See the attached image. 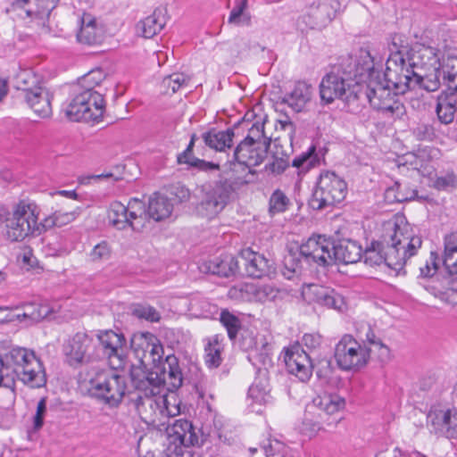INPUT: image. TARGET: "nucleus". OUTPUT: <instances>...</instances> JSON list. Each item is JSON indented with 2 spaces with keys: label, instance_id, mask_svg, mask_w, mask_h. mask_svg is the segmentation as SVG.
<instances>
[{
  "label": "nucleus",
  "instance_id": "obj_1",
  "mask_svg": "<svg viewBox=\"0 0 457 457\" xmlns=\"http://www.w3.org/2000/svg\"><path fill=\"white\" fill-rule=\"evenodd\" d=\"M386 61V76L400 92L416 87L428 92L440 87V54L430 46L416 43L409 46L402 36L395 35Z\"/></svg>",
  "mask_w": 457,
  "mask_h": 457
},
{
  "label": "nucleus",
  "instance_id": "obj_2",
  "mask_svg": "<svg viewBox=\"0 0 457 457\" xmlns=\"http://www.w3.org/2000/svg\"><path fill=\"white\" fill-rule=\"evenodd\" d=\"M385 264L399 272L421 247V237L403 215H395L383 224Z\"/></svg>",
  "mask_w": 457,
  "mask_h": 457
},
{
  "label": "nucleus",
  "instance_id": "obj_3",
  "mask_svg": "<svg viewBox=\"0 0 457 457\" xmlns=\"http://www.w3.org/2000/svg\"><path fill=\"white\" fill-rule=\"evenodd\" d=\"M374 73V56L370 50L361 48L353 60V68L331 71L325 75L320 84V96L322 102L331 104L336 99L348 100L354 94L352 82L361 84Z\"/></svg>",
  "mask_w": 457,
  "mask_h": 457
},
{
  "label": "nucleus",
  "instance_id": "obj_4",
  "mask_svg": "<svg viewBox=\"0 0 457 457\" xmlns=\"http://www.w3.org/2000/svg\"><path fill=\"white\" fill-rule=\"evenodd\" d=\"M161 378L156 376L153 378V373L145 378V380H140V386L143 390H138L132 399L141 420L146 424L161 427L166 425V420L179 412V408L174 404L170 407V402L165 395L160 392Z\"/></svg>",
  "mask_w": 457,
  "mask_h": 457
},
{
  "label": "nucleus",
  "instance_id": "obj_5",
  "mask_svg": "<svg viewBox=\"0 0 457 457\" xmlns=\"http://www.w3.org/2000/svg\"><path fill=\"white\" fill-rule=\"evenodd\" d=\"M0 365L12 370L24 385L40 388L46 383V374L35 352L20 346H0Z\"/></svg>",
  "mask_w": 457,
  "mask_h": 457
},
{
  "label": "nucleus",
  "instance_id": "obj_6",
  "mask_svg": "<svg viewBox=\"0 0 457 457\" xmlns=\"http://www.w3.org/2000/svg\"><path fill=\"white\" fill-rule=\"evenodd\" d=\"M345 407V400L336 393L324 392L315 396L307 406L304 418L301 426V432L309 436H315L326 426H335L337 420L332 417L343 411Z\"/></svg>",
  "mask_w": 457,
  "mask_h": 457
},
{
  "label": "nucleus",
  "instance_id": "obj_7",
  "mask_svg": "<svg viewBox=\"0 0 457 457\" xmlns=\"http://www.w3.org/2000/svg\"><path fill=\"white\" fill-rule=\"evenodd\" d=\"M376 61L374 60V73L372 77L363 81L367 83L366 96L370 105L380 111L389 118H398L402 116L405 110L403 104L396 98V95L404 94L400 92L395 85L390 82L384 72L385 84L378 81V77L376 71Z\"/></svg>",
  "mask_w": 457,
  "mask_h": 457
},
{
  "label": "nucleus",
  "instance_id": "obj_8",
  "mask_svg": "<svg viewBox=\"0 0 457 457\" xmlns=\"http://www.w3.org/2000/svg\"><path fill=\"white\" fill-rule=\"evenodd\" d=\"M40 210L35 203L21 202L12 215L5 220V236L12 242H20L28 237L42 234L41 222H38Z\"/></svg>",
  "mask_w": 457,
  "mask_h": 457
},
{
  "label": "nucleus",
  "instance_id": "obj_9",
  "mask_svg": "<svg viewBox=\"0 0 457 457\" xmlns=\"http://www.w3.org/2000/svg\"><path fill=\"white\" fill-rule=\"evenodd\" d=\"M263 129L264 126L262 123L253 124L245 138L237 145L234 158L239 164L250 168L258 166L263 162L270 145Z\"/></svg>",
  "mask_w": 457,
  "mask_h": 457
},
{
  "label": "nucleus",
  "instance_id": "obj_10",
  "mask_svg": "<svg viewBox=\"0 0 457 457\" xmlns=\"http://www.w3.org/2000/svg\"><path fill=\"white\" fill-rule=\"evenodd\" d=\"M347 193L346 182L335 172L320 173L312 193L310 205L314 210H322L342 202Z\"/></svg>",
  "mask_w": 457,
  "mask_h": 457
},
{
  "label": "nucleus",
  "instance_id": "obj_11",
  "mask_svg": "<svg viewBox=\"0 0 457 457\" xmlns=\"http://www.w3.org/2000/svg\"><path fill=\"white\" fill-rule=\"evenodd\" d=\"M109 223L117 229L131 228L134 231H141L146 223L145 205L137 199H131L127 205L113 202L108 209Z\"/></svg>",
  "mask_w": 457,
  "mask_h": 457
},
{
  "label": "nucleus",
  "instance_id": "obj_12",
  "mask_svg": "<svg viewBox=\"0 0 457 457\" xmlns=\"http://www.w3.org/2000/svg\"><path fill=\"white\" fill-rule=\"evenodd\" d=\"M90 391L93 395L105 403L117 406L125 395V379L112 370L101 371L91 378Z\"/></svg>",
  "mask_w": 457,
  "mask_h": 457
},
{
  "label": "nucleus",
  "instance_id": "obj_13",
  "mask_svg": "<svg viewBox=\"0 0 457 457\" xmlns=\"http://www.w3.org/2000/svg\"><path fill=\"white\" fill-rule=\"evenodd\" d=\"M371 351L353 336L345 335L336 345L334 356L341 370H356L368 363Z\"/></svg>",
  "mask_w": 457,
  "mask_h": 457
},
{
  "label": "nucleus",
  "instance_id": "obj_14",
  "mask_svg": "<svg viewBox=\"0 0 457 457\" xmlns=\"http://www.w3.org/2000/svg\"><path fill=\"white\" fill-rule=\"evenodd\" d=\"M232 186L228 181H219L214 185L204 186L197 212L208 219L214 218L227 205Z\"/></svg>",
  "mask_w": 457,
  "mask_h": 457
},
{
  "label": "nucleus",
  "instance_id": "obj_15",
  "mask_svg": "<svg viewBox=\"0 0 457 457\" xmlns=\"http://www.w3.org/2000/svg\"><path fill=\"white\" fill-rule=\"evenodd\" d=\"M282 291L274 284L245 283L233 287L228 291L230 298L241 302L266 303L281 297Z\"/></svg>",
  "mask_w": 457,
  "mask_h": 457
},
{
  "label": "nucleus",
  "instance_id": "obj_16",
  "mask_svg": "<svg viewBox=\"0 0 457 457\" xmlns=\"http://www.w3.org/2000/svg\"><path fill=\"white\" fill-rule=\"evenodd\" d=\"M300 254L307 262H314L319 266L334 263L333 243L323 236L310 237L300 246Z\"/></svg>",
  "mask_w": 457,
  "mask_h": 457
},
{
  "label": "nucleus",
  "instance_id": "obj_17",
  "mask_svg": "<svg viewBox=\"0 0 457 457\" xmlns=\"http://www.w3.org/2000/svg\"><path fill=\"white\" fill-rule=\"evenodd\" d=\"M302 296L309 303H317L338 312H345L347 309V304L343 295L334 289L320 285L304 286L302 290Z\"/></svg>",
  "mask_w": 457,
  "mask_h": 457
},
{
  "label": "nucleus",
  "instance_id": "obj_18",
  "mask_svg": "<svg viewBox=\"0 0 457 457\" xmlns=\"http://www.w3.org/2000/svg\"><path fill=\"white\" fill-rule=\"evenodd\" d=\"M284 361L287 371L301 381H307L312 374V363L309 354L299 344L285 349Z\"/></svg>",
  "mask_w": 457,
  "mask_h": 457
},
{
  "label": "nucleus",
  "instance_id": "obj_19",
  "mask_svg": "<svg viewBox=\"0 0 457 457\" xmlns=\"http://www.w3.org/2000/svg\"><path fill=\"white\" fill-rule=\"evenodd\" d=\"M97 337L103 346L104 353L109 359L111 367L113 370L122 369L125 364L124 337L112 330H105L101 331Z\"/></svg>",
  "mask_w": 457,
  "mask_h": 457
},
{
  "label": "nucleus",
  "instance_id": "obj_20",
  "mask_svg": "<svg viewBox=\"0 0 457 457\" xmlns=\"http://www.w3.org/2000/svg\"><path fill=\"white\" fill-rule=\"evenodd\" d=\"M24 99L33 112L39 118L51 117L53 94L47 87L39 84L22 89Z\"/></svg>",
  "mask_w": 457,
  "mask_h": 457
},
{
  "label": "nucleus",
  "instance_id": "obj_21",
  "mask_svg": "<svg viewBox=\"0 0 457 457\" xmlns=\"http://www.w3.org/2000/svg\"><path fill=\"white\" fill-rule=\"evenodd\" d=\"M166 432L173 443L186 447L199 444L198 434L193 424L186 419H179L172 423L166 421Z\"/></svg>",
  "mask_w": 457,
  "mask_h": 457
},
{
  "label": "nucleus",
  "instance_id": "obj_22",
  "mask_svg": "<svg viewBox=\"0 0 457 457\" xmlns=\"http://www.w3.org/2000/svg\"><path fill=\"white\" fill-rule=\"evenodd\" d=\"M92 339L83 332L75 334L64 345V353L71 365L81 364L88 360L87 352Z\"/></svg>",
  "mask_w": 457,
  "mask_h": 457
},
{
  "label": "nucleus",
  "instance_id": "obj_23",
  "mask_svg": "<svg viewBox=\"0 0 457 457\" xmlns=\"http://www.w3.org/2000/svg\"><path fill=\"white\" fill-rule=\"evenodd\" d=\"M238 269L237 260L231 254H223L213 260L204 262L200 270L204 273H211L220 277L234 275Z\"/></svg>",
  "mask_w": 457,
  "mask_h": 457
},
{
  "label": "nucleus",
  "instance_id": "obj_24",
  "mask_svg": "<svg viewBox=\"0 0 457 457\" xmlns=\"http://www.w3.org/2000/svg\"><path fill=\"white\" fill-rule=\"evenodd\" d=\"M80 27L77 33V39L80 44L96 46L103 41V33L96 27V19L89 13H83L79 21Z\"/></svg>",
  "mask_w": 457,
  "mask_h": 457
},
{
  "label": "nucleus",
  "instance_id": "obj_25",
  "mask_svg": "<svg viewBox=\"0 0 457 457\" xmlns=\"http://www.w3.org/2000/svg\"><path fill=\"white\" fill-rule=\"evenodd\" d=\"M361 246L351 239H343L337 245L333 244L334 262L355 263L361 260Z\"/></svg>",
  "mask_w": 457,
  "mask_h": 457
},
{
  "label": "nucleus",
  "instance_id": "obj_26",
  "mask_svg": "<svg viewBox=\"0 0 457 457\" xmlns=\"http://www.w3.org/2000/svg\"><path fill=\"white\" fill-rule=\"evenodd\" d=\"M312 96V87L304 81H299L295 85L293 91L283 97L281 104H287L294 112L303 110Z\"/></svg>",
  "mask_w": 457,
  "mask_h": 457
},
{
  "label": "nucleus",
  "instance_id": "obj_27",
  "mask_svg": "<svg viewBox=\"0 0 457 457\" xmlns=\"http://www.w3.org/2000/svg\"><path fill=\"white\" fill-rule=\"evenodd\" d=\"M241 259L244 262L245 273L249 277L261 278L269 271V260L249 248L241 252Z\"/></svg>",
  "mask_w": 457,
  "mask_h": 457
},
{
  "label": "nucleus",
  "instance_id": "obj_28",
  "mask_svg": "<svg viewBox=\"0 0 457 457\" xmlns=\"http://www.w3.org/2000/svg\"><path fill=\"white\" fill-rule=\"evenodd\" d=\"M457 95L455 92H443L437 97L436 115L442 124L453 121L457 111Z\"/></svg>",
  "mask_w": 457,
  "mask_h": 457
},
{
  "label": "nucleus",
  "instance_id": "obj_29",
  "mask_svg": "<svg viewBox=\"0 0 457 457\" xmlns=\"http://www.w3.org/2000/svg\"><path fill=\"white\" fill-rule=\"evenodd\" d=\"M86 122H98L103 118L105 104L103 96L91 88L85 89Z\"/></svg>",
  "mask_w": 457,
  "mask_h": 457
},
{
  "label": "nucleus",
  "instance_id": "obj_30",
  "mask_svg": "<svg viewBox=\"0 0 457 457\" xmlns=\"http://www.w3.org/2000/svg\"><path fill=\"white\" fill-rule=\"evenodd\" d=\"M166 24V18L162 10L154 12L137 24V33L145 38H152L159 33Z\"/></svg>",
  "mask_w": 457,
  "mask_h": 457
},
{
  "label": "nucleus",
  "instance_id": "obj_31",
  "mask_svg": "<svg viewBox=\"0 0 457 457\" xmlns=\"http://www.w3.org/2000/svg\"><path fill=\"white\" fill-rule=\"evenodd\" d=\"M173 205L170 200L159 194H154L149 199L148 207L145 209L146 221L153 219L155 221L162 220L171 214Z\"/></svg>",
  "mask_w": 457,
  "mask_h": 457
},
{
  "label": "nucleus",
  "instance_id": "obj_32",
  "mask_svg": "<svg viewBox=\"0 0 457 457\" xmlns=\"http://www.w3.org/2000/svg\"><path fill=\"white\" fill-rule=\"evenodd\" d=\"M235 133L234 129L217 130L212 129L203 134L204 144L216 151H225L232 145Z\"/></svg>",
  "mask_w": 457,
  "mask_h": 457
},
{
  "label": "nucleus",
  "instance_id": "obj_33",
  "mask_svg": "<svg viewBox=\"0 0 457 457\" xmlns=\"http://www.w3.org/2000/svg\"><path fill=\"white\" fill-rule=\"evenodd\" d=\"M338 4L332 0L324 1L312 10L311 15L314 18L312 27H323L330 22L336 16Z\"/></svg>",
  "mask_w": 457,
  "mask_h": 457
},
{
  "label": "nucleus",
  "instance_id": "obj_34",
  "mask_svg": "<svg viewBox=\"0 0 457 457\" xmlns=\"http://www.w3.org/2000/svg\"><path fill=\"white\" fill-rule=\"evenodd\" d=\"M204 361L206 365L212 369L218 368L222 361V344L218 335L210 337L204 340Z\"/></svg>",
  "mask_w": 457,
  "mask_h": 457
},
{
  "label": "nucleus",
  "instance_id": "obj_35",
  "mask_svg": "<svg viewBox=\"0 0 457 457\" xmlns=\"http://www.w3.org/2000/svg\"><path fill=\"white\" fill-rule=\"evenodd\" d=\"M163 373L166 377L163 379H161V384L164 380H167L170 386L174 389L181 386L183 376L179 365V360L175 355L170 354L166 357L163 366Z\"/></svg>",
  "mask_w": 457,
  "mask_h": 457
},
{
  "label": "nucleus",
  "instance_id": "obj_36",
  "mask_svg": "<svg viewBox=\"0 0 457 457\" xmlns=\"http://www.w3.org/2000/svg\"><path fill=\"white\" fill-rule=\"evenodd\" d=\"M248 398L253 403L263 405L271 401L270 389L266 378L256 379L248 389Z\"/></svg>",
  "mask_w": 457,
  "mask_h": 457
},
{
  "label": "nucleus",
  "instance_id": "obj_37",
  "mask_svg": "<svg viewBox=\"0 0 457 457\" xmlns=\"http://www.w3.org/2000/svg\"><path fill=\"white\" fill-rule=\"evenodd\" d=\"M23 312L13 315L14 320H28L29 323L38 322L49 313L47 306L37 303H26L22 305Z\"/></svg>",
  "mask_w": 457,
  "mask_h": 457
},
{
  "label": "nucleus",
  "instance_id": "obj_38",
  "mask_svg": "<svg viewBox=\"0 0 457 457\" xmlns=\"http://www.w3.org/2000/svg\"><path fill=\"white\" fill-rule=\"evenodd\" d=\"M443 263L449 273H457V233L445 238Z\"/></svg>",
  "mask_w": 457,
  "mask_h": 457
},
{
  "label": "nucleus",
  "instance_id": "obj_39",
  "mask_svg": "<svg viewBox=\"0 0 457 457\" xmlns=\"http://www.w3.org/2000/svg\"><path fill=\"white\" fill-rule=\"evenodd\" d=\"M447 82L449 92L457 93V56H449L440 67V81Z\"/></svg>",
  "mask_w": 457,
  "mask_h": 457
},
{
  "label": "nucleus",
  "instance_id": "obj_40",
  "mask_svg": "<svg viewBox=\"0 0 457 457\" xmlns=\"http://www.w3.org/2000/svg\"><path fill=\"white\" fill-rule=\"evenodd\" d=\"M154 344H157V337L149 332L137 335L132 339V347L142 363L145 364V355Z\"/></svg>",
  "mask_w": 457,
  "mask_h": 457
},
{
  "label": "nucleus",
  "instance_id": "obj_41",
  "mask_svg": "<svg viewBox=\"0 0 457 457\" xmlns=\"http://www.w3.org/2000/svg\"><path fill=\"white\" fill-rule=\"evenodd\" d=\"M85 90L77 94L74 98L65 108L66 117L72 121H85L86 122V112H84L85 107Z\"/></svg>",
  "mask_w": 457,
  "mask_h": 457
},
{
  "label": "nucleus",
  "instance_id": "obj_42",
  "mask_svg": "<svg viewBox=\"0 0 457 457\" xmlns=\"http://www.w3.org/2000/svg\"><path fill=\"white\" fill-rule=\"evenodd\" d=\"M75 212L56 211L41 221L42 234L54 227L65 226L76 219Z\"/></svg>",
  "mask_w": 457,
  "mask_h": 457
},
{
  "label": "nucleus",
  "instance_id": "obj_43",
  "mask_svg": "<svg viewBox=\"0 0 457 457\" xmlns=\"http://www.w3.org/2000/svg\"><path fill=\"white\" fill-rule=\"evenodd\" d=\"M364 263L373 267L385 264L384 245L382 242H372L370 246L361 253Z\"/></svg>",
  "mask_w": 457,
  "mask_h": 457
},
{
  "label": "nucleus",
  "instance_id": "obj_44",
  "mask_svg": "<svg viewBox=\"0 0 457 457\" xmlns=\"http://www.w3.org/2000/svg\"><path fill=\"white\" fill-rule=\"evenodd\" d=\"M453 411L447 410L431 411L428 415V420L434 427L436 432H442L445 429L447 432Z\"/></svg>",
  "mask_w": 457,
  "mask_h": 457
},
{
  "label": "nucleus",
  "instance_id": "obj_45",
  "mask_svg": "<svg viewBox=\"0 0 457 457\" xmlns=\"http://www.w3.org/2000/svg\"><path fill=\"white\" fill-rule=\"evenodd\" d=\"M190 78L184 73H173L162 80V87L166 88V94H174L179 88L188 86Z\"/></svg>",
  "mask_w": 457,
  "mask_h": 457
},
{
  "label": "nucleus",
  "instance_id": "obj_46",
  "mask_svg": "<svg viewBox=\"0 0 457 457\" xmlns=\"http://www.w3.org/2000/svg\"><path fill=\"white\" fill-rule=\"evenodd\" d=\"M220 320L226 328L228 337L235 339L241 328L240 320L228 310H222L220 315Z\"/></svg>",
  "mask_w": 457,
  "mask_h": 457
},
{
  "label": "nucleus",
  "instance_id": "obj_47",
  "mask_svg": "<svg viewBox=\"0 0 457 457\" xmlns=\"http://www.w3.org/2000/svg\"><path fill=\"white\" fill-rule=\"evenodd\" d=\"M395 190V199L397 202H405L420 199L417 190L415 188L411 187L407 184L395 182V186L389 190V194ZM422 197H420V199Z\"/></svg>",
  "mask_w": 457,
  "mask_h": 457
},
{
  "label": "nucleus",
  "instance_id": "obj_48",
  "mask_svg": "<svg viewBox=\"0 0 457 457\" xmlns=\"http://www.w3.org/2000/svg\"><path fill=\"white\" fill-rule=\"evenodd\" d=\"M131 313L138 319H144L151 322H157L161 319V315L156 309L147 304L134 305L131 309Z\"/></svg>",
  "mask_w": 457,
  "mask_h": 457
},
{
  "label": "nucleus",
  "instance_id": "obj_49",
  "mask_svg": "<svg viewBox=\"0 0 457 457\" xmlns=\"http://www.w3.org/2000/svg\"><path fill=\"white\" fill-rule=\"evenodd\" d=\"M289 204L288 197L279 189L275 190L270 198L269 211L271 214L284 212Z\"/></svg>",
  "mask_w": 457,
  "mask_h": 457
},
{
  "label": "nucleus",
  "instance_id": "obj_50",
  "mask_svg": "<svg viewBox=\"0 0 457 457\" xmlns=\"http://www.w3.org/2000/svg\"><path fill=\"white\" fill-rule=\"evenodd\" d=\"M366 341L371 345L372 348L370 349L372 351L373 348L378 351L379 358L381 359V361H385L388 360V346L383 344V342L376 337L374 331L370 327L368 328V331L366 333Z\"/></svg>",
  "mask_w": 457,
  "mask_h": 457
},
{
  "label": "nucleus",
  "instance_id": "obj_51",
  "mask_svg": "<svg viewBox=\"0 0 457 457\" xmlns=\"http://www.w3.org/2000/svg\"><path fill=\"white\" fill-rule=\"evenodd\" d=\"M105 77L106 74L102 69H95L84 75L80 79V83L85 89L91 88L94 90V87L99 86Z\"/></svg>",
  "mask_w": 457,
  "mask_h": 457
},
{
  "label": "nucleus",
  "instance_id": "obj_52",
  "mask_svg": "<svg viewBox=\"0 0 457 457\" xmlns=\"http://www.w3.org/2000/svg\"><path fill=\"white\" fill-rule=\"evenodd\" d=\"M315 151V147L312 146L309 148V150L305 153H303L299 156H296L293 162L292 166L302 169V170H308L310 167L312 166L313 158L312 154Z\"/></svg>",
  "mask_w": 457,
  "mask_h": 457
},
{
  "label": "nucleus",
  "instance_id": "obj_53",
  "mask_svg": "<svg viewBox=\"0 0 457 457\" xmlns=\"http://www.w3.org/2000/svg\"><path fill=\"white\" fill-rule=\"evenodd\" d=\"M438 269V256L436 253L431 252L429 259L426 261L423 266H420V275L424 278L432 277Z\"/></svg>",
  "mask_w": 457,
  "mask_h": 457
},
{
  "label": "nucleus",
  "instance_id": "obj_54",
  "mask_svg": "<svg viewBox=\"0 0 457 457\" xmlns=\"http://www.w3.org/2000/svg\"><path fill=\"white\" fill-rule=\"evenodd\" d=\"M111 255V249L106 242H101L96 245L91 253L90 257L94 262H101L108 260Z\"/></svg>",
  "mask_w": 457,
  "mask_h": 457
},
{
  "label": "nucleus",
  "instance_id": "obj_55",
  "mask_svg": "<svg viewBox=\"0 0 457 457\" xmlns=\"http://www.w3.org/2000/svg\"><path fill=\"white\" fill-rule=\"evenodd\" d=\"M46 412V398H41L37 403V411L33 418V427L36 430H38L43 427Z\"/></svg>",
  "mask_w": 457,
  "mask_h": 457
},
{
  "label": "nucleus",
  "instance_id": "obj_56",
  "mask_svg": "<svg viewBox=\"0 0 457 457\" xmlns=\"http://www.w3.org/2000/svg\"><path fill=\"white\" fill-rule=\"evenodd\" d=\"M163 356V347L157 338V344H154L148 353L145 355V363H153L155 364L162 359Z\"/></svg>",
  "mask_w": 457,
  "mask_h": 457
},
{
  "label": "nucleus",
  "instance_id": "obj_57",
  "mask_svg": "<svg viewBox=\"0 0 457 457\" xmlns=\"http://www.w3.org/2000/svg\"><path fill=\"white\" fill-rule=\"evenodd\" d=\"M30 4H31L30 0H14L13 3H12V8L14 10L24 11L27 17H32L35 14L39 13V12L38 11H35L32 8H30L29 7ZM44 4H45V2H43V6H42L43 10L40 12V13H42V14L46 12H43L44 11Z\"/></svg>",
  "mask_w": 457,
  "mask_h": 457
},
{
  "label": "nucleus",
  "instance_id": "obj_58",
  "mask_svg": "<svg viewBox=\"0 0 457 457\" xmlns=\"http://www.w3.org/2000/svg\"><path fill=\"white\" fill-rule=\"evenodd\" d=\"M186 163L189 164L192 167H195V168H197L200 170H204V171H208V170H219L220 169V165L219 164H216V163H213V162H206L204 160H201V159H198V158H195V157L192 158L190 160V162H187Z\"/></svg>",
  "mask_w": 457,
  "mask_h": 457
},
{
  "label": "nucleus",
  "instance_id": "obj_59",
  "mask_svg": "<svg viewBox=\"0 0 457 457\" xmlns=\"http://www.w3.org/2000/svg\"><path fill=\"white\" fill-rule=\"evenodd\" d=\"M267 345L268 344L267 343H263L262 342V347H261V350L264 351L265 353H258V351L260 350L259 348V345L257 343H254V345L252 346V345H249V347L251 348V358H257L259 357L260 361L265 364L267 361H270V358L268 356V353L266 352V348H267Z\"/></svg>",
  "mask_w": 457,
  "mask_h": 457
},
{
  "label": "nucleus",
  "instance_id": "obj_60",
  "mask_svg": "<svg viewBox=\"0 0 457 457\" xmlns=\"http://www.w3.org/2000/svg\"><path fill=\"white\" fill-rule=\"evenodd\" d=\"M3 369L0 365V386H4L10 390L11 397L12 400L15 398V380L13 378L4 377Z\"/></svg>",
  "mask_w": 457,
  "mask_h": 457
},
{
  "label": "nucleus",
  "instance_id": "obj_61",
  "mask_svg": "<svg viewBox=\"0 0 457 457\" xmlns=\"http://www.w3.org/2000/svg\"><path fill=\"white\" fill-rule=\"evenodd\" d=\"M454 178L453 176L438 177L434 181V187L438 190H446L454 186Z\"/></svg>",
  "mask_w": 457,
  "mask_h": 457
},
{
  "label": "nucleus",
  "instance_id": "obj_62",
  "mask_svg": "<svg viewBox=\"0 0 457 457\" xmlns=\"http://www.w3.org/2000/svg\"><path fill=\"white\" fill-rule=\"evenodd\" d=\"M321 343V337L318 334H305L303 337V344L309 349L317 348Z\"/></svg>",
  "mask_w": 457,
  "mask_h": 457
},
{
  "label": "nucleus",
  "instance_id": "obj_63",
  "mask_svg": "<svg viewBox=\"0 0 457 457\" xmlns=\"http://www.w3.org/2000/svg\"><path fill=\"white\" fill-rule=\"evenodd\" d=\"M288 162L283 158H276L270 164V170L274 174H280L288 167Z\"/></svg>",
  "mask_w": 457,
  "mask_h": 457
},
{
  "label": "nucleus",
  "instance_id": "obj_64",
  "mask_svg": "<svg viewBox=\"0 0 457 457\" xmlns=\"http://www.w3.org/2000/svg\"><path fill=\"white\" fill-rule=\"evenodd\" d=\"M446 435L450 438H457V411H453Z\"/></svg>",
  "mask_w": 457,
  "mask_h": 457
}]
</instances>
